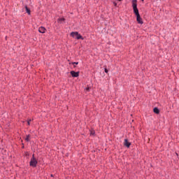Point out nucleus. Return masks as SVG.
Here are the masks:
<instances>
[{
    "instance_id": "nucleus-1",
    "label": "nucleus",
    "mask_w": 179,
    "mask_h": 179,
    "mask_svg": "<svg viewBox=\"0 0 179 179\" xmlns=\"http://www.w3.org/2000/svg\"><path fill=\"white\" fill-rule=\"evenodd\" d=\"M71 37L73 38H76L77 40H83V37L80 36L79 32H71Z\"/></svg>"
},
{
    "instance_id": "nucleus-2",
    "label": "nucleus",
    "mask_w": 179,
    "mask_h": 179,
    "mask_svg": "<svg viewBox=\"0 0 179 179\" xmlns=\"http://www.w3.org/2000/svg\"><path fill=\"white\" fill-rule=\"evenodd\" d=\"M30 166L31 167H36L37 166V159L34 157V155H32V158L31 159Z\"/></svg>"
},
{
    "instance_id": "nucleus-3",
    "label": "nucleus",
    "mask_w": 179,
    "mask_h": 179,
    "mask_svg": "<svg viewBox=\"0 0 179 179\" xmlns=\"http://www.w3.org/2000/svg\"><path fill=\"white\" fill-rule=\"evenodd\" d=\"M136 20L139 24H143V21H142V18L141 17V15H136Z\"/></svg>"
},
{
    "instance_id": "nucleus-4",
    "label": "nucleus",
    "mask_w": 179,
    "mask_h": 179,
    "mask_svg": "<svg viewBox=\"0 0 179 179\" xmlns=\"http://www.w3.org/2000/svg\"><path fill=\"white\" fill-rule=\"evenodd\" d=\"M71 76H73V78H78V76H79V72H75L73 71H71Z\"/></svg>"
},
{
    "instance_id": "nucleus-5",
    "label": "nucleus",
    "mask_w": 179,
    "mask_h": 179,
    "mask_svg": "<svg viewBox=\"0 0 179 179\" xmlns=\"http://www.w3.org/2000/svg\"><path fill=\"white\" fill-rule=\"evenodd\" d=\"M124 145L126 146V148H129V146H131V143L128 141V139H124Z\"/></svg>"
},
{
    "instance_id": "nucleus-6",
    "label": "nucleus",
    "mask_w": 179,
    "mask_h": 179,
    "mask_svg": "<svg viewBox=\"0 0 179 179\" xmlns=\"http://www.w3.org/2000/svg\"><path fill=\"white\" fill-rule=\"evenodd\" d=\"M137 1L136 0H133L132 1V6H133V9L135 8H138V3H137Z\"/></svg>"
},
{
    "instance_id": "nucleus-7",
    "label": "nucleus",
    "mask_w": 179,
    "mask_h": 179,
    "mask_svg": "<svg viewBox=\"0 0 179 179\" xmlns=\"http://www.w3.org/2000/svg\"><path fill=\"white\" fill-rule=\"evenodd\" d=\"M45 28H44V27H40L39 29H38V31L39 33H45Z\"/></svg>"
},
{
    "instance_id": "nucleus-8",
    "label": "nucleus",
    "mask_w": 179,
    "mask_h": 179,
    "mask_svg": "<svg viewBox=\"0 0 179 179\" xmlns=\"http://www.w3.org/2000/svg\"><path fill=\"white\" fill-rule=\"evenodd\" d=\"M134 13H135L136 16L139 15V10H138V7L133 8Z\"/></svg>"
},
{
    "instance_id": "nucleus-9",
    "label": "nucleus",
    "mask_w": 179,
    "mask_h": 179,
    "mask_svg": "<svg viewBox=\"0 0 179 179\" xmlns=\"http://www.w3.org/2000/svg\"><path fill=\"white\" fill-rule=\"evenodd\" d=\"M30 138H31V136L30 134L27 135V137L25 138V141L27 142H30Z\"/></svg>"
},
{
    "instance_id": "nucleus-10",
    "label": "nucleus",
    "mask_w": 179,
    "mask_h": 179,
    "mask_svg": "<svg viewBox=\"0 0 179 179\" xmlns=\"http://www.w3.org/2000/svg\"><path fill=\"white\" fill-rule=\"evenodd\" d=\"M153 111H154V113H155V114H159V113H160V110H159V108H155L153 109Z\"/></svg>"
},
{
    "instance_id": "nucleus-11",
    "label": "nucleus",
    "mask_w": 179,
    "mask_h": 179,
    "mask_svg": "<svg viewBox=\"0 0 179 179\" xmlns=\"http://www.w3.org/2000/svg\"><path fill=\"white\" fill-rule=\"evenodd\" d=\"M57 22L58 23H62L63 22H65V18H59Z\"/></svg>"
},
{
    "instance_id": "nucleus-12",
    "label": "nucleus",
    "mask_w": 179,
    "mask_h": 179,
    "mask_svg": "<svg viewBox=\"0 0 179 179\" xmlns=\"http://www.w3.org/2000/svg\"><path fill=\"white\" fill-rule=\"evenodd\" d=\"M26 12L28 13V15H30V9L27 7V6H25Z\"/></svg>"
},
{
    "instance_id": "nucleus-13",
    "label": "nucleus",
    "mask_w": 179,
    "mask_h": 179,
    "mask_svg": "<svg viewBox=\"0 0 179 179\" xmlns=\"http://www.w3.org/2000/svg\"><path fill=\"white\" fill-rule=\"evenodd\" d=\"M90 134H91V135H94V131L92 130V131H90Z\"/></svg>"
},
{
    "instance_id": "nucleus-14",
    "label": "nucleus",
    "mask_w": 179,
    "mask_h": 179,
    "mask_svg": "<svg viewBox=\"0 0 179 179\" xmlns=\"http://www.w3.org/2000/svg\"><path fill=\"white\" fill-rule=\"evenodd\" d=\"M72 64H73V65H78V64H79V62H73Z\"/></svg>"
},
{
    "instance_id": "nucleus-15",
    "label": "nucleus",
    "mask_w": 179,
    "mask_h": 179,
    "mask_svg": "<svg viewBox=\"0 0 179 179\" xmlns=\"http://www.w3.org/2000/svg\"><path fill=\"white\" fill-rule=\"evenodd\" d=\"M105 72L106 73H108V70H107V69H105Z\"/></svg>"
},
{
    "instance_id": "nucleus-16",
    "label": "nucleus",
    "mask_w": 179,
    "mask_h": 179,
    "mask_svg": "<svg viewBox=\"0 0 179 179\" xmlns=\"http://www.w3.org/2000/svg\"><path fill=\"white\" fill-rule=\"evenodd\" d=\"M90 89V87H87V88H86V91H87V92H89Z\"/></svg>"
},
{
    "instance_id": "nucleus-17",
    "label": "nucleus",
    "mask_w": 179,
    "mask_h": 179,
    "mask_svg": "<svg viewBox=\"0 0 179 179\" xmlns=\"http://www.w3.org/2000/svg\"><path fill=\"white\" fill-rule=\"evenodd\" d=\"M113 5H114V6H117V3L113 2Z\"/></svg>"
},
{
    "instance_id": "nucleus-18",
    "label": "nucleus",
    "mask_w": 179,
    "mask_h": 179,
    "mask_svg": "<svg viewBox=\"0 0 179 179\" xmlns=\"http://www.w3.org/2000/svg\"><path fill=\"white\" fill-rule=\"evenodd\" d=\"M27 122H31V119H29Z\"/></svg>"
},
{
    "instance_id": "nucleus-19",
    "label": "nucleus",
    "mask_w": 179,
    "mask_h": 179,
    "mask_svg": "<svg viewBox=\"0 0 179 179\" xmlns=\"http://www.w3.org/2000/svg\"><path fill=\"white\" fill-rule=\"evenodd\" d=\"M27 124H28V125H30V122H27Z\"/></svg>"
},
{
    "instance_id": "nucleus-20",
    "label": "nucleus",
    "mask_w": 179,
    "mask_h": 179,
    "mask_svg": "<svg viewBox=\"0 0 179 179\" xmlns=\"http://www.w3.org/2000/svg\"><path fill=\"white\" fill-rule=\"evenodd\" d=\"M142 1V2H143V1H145V0H141Z\"/></svg>"
},
{
    "instance_id": "nucleus-21",
    "label": "nucleus",
    "mask_w": 179,
    "mask_h": 179,
    "mask_svg": "<svg viewBox=\"0 0 179 179\" xmlns=\"http://www.w3.org/2000/svg\"><path fill=\"white\" fill-rule=\"evenodd\" d=\"M119 1H122V0H119Z\"/></svg>"
}]
</instances>
